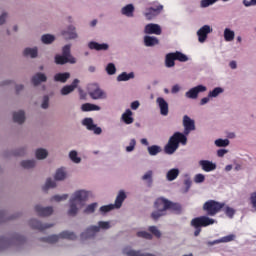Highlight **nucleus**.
<instances>
[{
    "label": "nucleus",
    "mask_w": 256,
    "mask_h": 256,
    "mask_svg": "<svg viewBox=\"0 0 256 256\" xmlns=\"http://www.w3.org/2000/svg\"><path fill=\"white\" fill-rule=\"evenodd\" d=\"M69 157H70L71 161H73V163H81V158L77 157V151L72 150L69 153Z\"/></svg>",
    "instance_id": "nucleus-50"
},
{
    "label": "nucleus",
    "mask_w": 256,
    "mask_h": 256,
    "mask_svg": "<svg viewBox=\"0 0 256 256\" xmlns=\"http://www.w3.org/2000/svg\"><path fill=\"white\" fill-rule=\"evenodd\" d=\"M211 33V26L204 25L197 31L199 43H205L207 41V34Z\"/></svg>",
    "instance_id": "nucleus-15"
},
{
    "label": "nucleus",
    "mask_w": 256,
    "mask_h": 256,
    "mask_svg": "<svg viewBox=\"0 0 256 256\" xmlns=\"http://www.w3.org/2000/svg\"><path fill=\"white\" fill-rule=\"evenodd\" d=\"M89 49H94L95 51H107V49H109V45L108 44H99L97 42H90L88 44Z\"/></svg>",
    "instance_id": "nucleus-22"
},
{
    "label": "nucleus",
    "mask_w": 256,
    "mask_h": 256,
    "mask_svg": "<svg viewBox=\"0 0 256 256\" xmlns=\"http://www.w3.org/2000/svg\"><path fill=\"white\" fill-rule=\"evenodd\" d=\"M163 11V5H157V9L148 8L147 12L144 13L146 19L151 20L155 15H159Z\"/></svg>",
    "instance_id": "nucleus-19"
},
{
    "label": "nucleus",
    "mask_w": 256,
    "mask_h": 256,
    "mask_svg": "<svg viewBox=\"0 0 256 256\" xmlns=\"http://www.w3.org/2000/svg\"><path fill=\"white\" fill-rule=\"evenodd\" d=\"M29 225L32 227V229H37L38 231H45V229H50V227H53V224H43L36 219H31L29 221Z\"/></svg>",
    "instance_id": "nucleus-16"
},
{
    "label": "nucleus",
    "mask_w": 256,
    "mask_h": 256,
    "mask_svg": "<svg viewBox=\"0 0 256 256\" xmlns=\"http://www.w3.org/2000/svg\"><path fill=\"white\" fill-rule=\"evenodd\" d=\"M82 125H84L85 127H87L88 131H91V129L95 128V124L93 123V119L92 118H85L82 121Z\"/></svg>",
    "instance_id": "nucleus-41"
},
{
    "label": "nucleus",
    "mask_w": 256,
    "mask_h": 256,
    "mask_svg": "<svg viewBox=\"0 0 256 256\" xmlns=\"http://www.w3.org/2000/svg\"><path fill=\"white\" fill-rule=\"evenodd\" d=\"M179 143L181 145H187V136L181 132H175L164 147L165 153L167 155H173L179 149Z\"/></svg>",
    "instance_id": "nucleus-2"
},
{
    "label": "nucleus",
    "mask_w": 256,
    "mask_h": 256,
    "mask_svg": "<svg viewBox=\"0 0 256 256\" xmlns=\"http://www.w3.org/2000/svg\"><path fill=\"white\" fill-rule=\"evenodd\" d=\"M199 165L206 173H211V171H215L217 169V164L209 160H200Z\"/></svg>",
    "instance_id": "nucleus-18"
},
{
    "label": "nucleus",
    "mask_w": 256,
    "mask_h": 256,
    "mask_svg": "<svg viewBox=\"0 0 256 256\" xmlns=\"http://www.w3.org/2000/svg\"><path fill=\"white\" fill-rule=\"evenodd\" d=\"M148 153H149V155L154 157L155 155H159V153H161V148H160V146H157V145L149 146Z\"/></svg>",
    "instance_id": "nucleus-37"
},
{
    "label": "nucleus",
    "mask_w": 256,
    "mask_h": 256,
    "mask_svg": "<svg viewBox=\"0 0 256 256\" xmlns=\"http://www.w3.org/2000/svg\"><path fill=\"white\" fill-rule=\"evenodd\" d=\"M62 35L65 39H77V32H75L74 26H69L67 31H63Z\"/></svg>",
    "instance_id": "nucleus-26"
},
{
    "label": "nucleus",
    "mask_w": 256,
    "mask_h": 256,
    "mask_svg": "<svg viewBox=\"0 0 256 256\" xmlns=\"http://www.w3.org/2000/svg\"><path fill=\"white\" fill-rule=\"evenodd\" d=\"M156 211L152 212L151 217L154 221H157L160 217L167 215V211H171L176 215H180L181 213V204L171 202V200H167L166 198H158L154 203Z\"/></svg>",
    "instance_id": "nucleus-1"
},
{
    "label": "nucleus",
    "mask_w": 256,
    "mask_h": 256,
    "mask_svg": "<svg viewBox=\"0 0 256 256\" xmlns=\"http://www.w3.org/2000/svg\"><path fill=\"white\" fill-rule=\"evenodd\" d=\"M226 153H228L227 149H219V150L217 151V155H218L219 157H225Z\"/></svg>",
    "instance_id": "nucleus-64"
},
{
    "label": "nucleus",
    "mask_w": 256,
    "mask_h": 256,
    "mask_svg": "<svg viewBox=\"0 0 256 256\" xmlns=\"http://www.w3.org/2000/svg\"><path fill=\"white\" fill-rule=\"evenodd\" d=\"M41 41L42 43H44L45 45H50V43H53V41H55V36L51 35V34H44L41 37Z\"/></svg>",
    "instance_id": "nucleus-38"
},
{
    "label": "nucleus",
    "mask_w": 256,
    "mask_h": 256,
    "mask_svg": "<svg viewBox=\"0 0 256 256\" xmlns=\"http://www.w3.org/2000/svg\"><path fill=\"white\" fill-rule=\"evenodd\" d=\"M183 127H184V133L185 137L191 133V131H195V121L192 120L189 116L185 115L183 117Z\"/></svg>",
    "instance_id": "nucleus-9"
},
{
    "label": "nucleus",
    "mask_w": 256,
    "mask_h": 256,
    "mask_svg": "<svg viewBox=\"0 0 256 256\" xmlns=\"http://www.w3.org/2000/svg\"><path fill=\"white\" fill-rule=\"evenodd\" d=\"M66 176H67V174L65 173V170H63V168H60L56 171L55 180L63 181V179H65Z\"/></svg>",
    "instance_id": "nucleus-43"
},
{
    "label": "nucleus",
    "mask_w": 256,
    "mask_h": 256,
    "mask_svg": "<svg viewBox=\"0 0 256 256\" xmlns=\"http://www.w3.org/2000/svg\"><path fill=\"white\" fill-rule=\"evenodd\" d=\"M69 77H71L69 72L58 73L54 76V80L60 83H67V79H69Z\"/></svg>",
    "instance_id": "nucleus-29"
},
{
    "label": "nucleus",
    "mask_w": 256,
    "mask_h": 256,
    "mask_svg": "<svg viewBox=\"0 0 256 256\" xmlns=\"http://www.w3.org/2000/svg\"><path fill=\"white\" fill-rule=\"evenodd\" d=\"M213 3H217V0H202L201 7H209V5H213Z\"/></svg>",
    "instance_id": "nucleus-59"
},
{
    "label": "nucleus",
    "mask_w": 256,
    "mask_h": 256,
    "mask_svg": "<svg viewBox=\"0 0 256 256\" xmlns=\"http://www.w3.org/2000/svg\"><path fill=\"white\" fill-rule=\"evenodd\" d=\"M54 187H57V184L55 183V181H53V179L48 178L46 180V184L44 186V190L51 189V188H54Z\"/></svg>",
    "instance_id": "nucleus-55"
},
{
    "label": "nucleus",
    "mask_w": 256,
    "mask_h": 256,
    "mask_svg": "<svg viewBox=\"0 0 256 256\" xmlns=\"http://www.w3.org/2000/svg\"><path fill=\"white\" fill-rule=\"evenodd\" d=\"M174 54V58L176 59V61H180L181 63H185L187 61H189V58L187 57V55L181 53V52H175Z\"/></svg>",
    "instance_id": "nucleus-39"
},
{
    "label": "nucleus",
    "mask_w": 256,
    "mask_h": 256,
    "mask_svg": "<svg viewBox=\"0 0 256 256\" xmlns=\"http://www.w3.org/2000/svg\"><path fill=\"white\" fill-rule=\"evenodd\" d=\"M55 63H56V65H65L67 63L74 64V63H77V60L75 59V57L69 58L62 54V55L55 56Z\"/></svg>",
    "instance_id": "nucleus-17"
},
{
    "label": "nucleus",
    "mask_w": 256,
    "mask_h": 256,
    "mask_svg": "<svg viewBox=\"0 0 256 256\" xmlns=\"http://www.w3.org/2000/svg\"><path fill=\"white\" fill-rule=\"evenodd\" d=\"M79 85V79H74L71 85L64 86L61 89V95H69V93H73L77 86Z\"/></svg>",
    "instance_id": "nucleus-20"
},
{
    "label": "nucleus",
    "mask_w": 256,
    "mask_h": 256,
    "mask_svg": "<svg viewBox=\"0 0 256 256\" xmlns=\"http://www.w3.org/2000/svg\"><path fill=\"white\" fill-rule=\"evenodd\" d=\"M21 167L24 169H33L35 167V160H24L21 162Z\"/></svg>",
    "instance_id": "nucleus-44"
},
{
    "label": "nucleus",
    "mask_w": 256,
    "mask_h": 256,
    "mask_svg": "<svg viewBox=\"0 0 256 256\" xmlns=\"http://www.w3.org/2000/svg\"><path fill=\"white\" fill-rule=\"evenodd\" d=\"M207 91V87L203 85H198L194 88H191L188 92H186V97L188 99H197L199 97V93H205Z\"/></svg>",
    "instance_id": "nucleus-10"
},
{
    "label": "nucleus",
    "mask_w": 256,
    "mask_h": 256,
    "mask_svg": "<svg viewBox=\"0 0 256 256\" xmlns=\"http://www.w3.org/2000/svg\"><path fill=\"white\" fill-rule=\"evenodd\" d=\"M113 209H115V205H113V204L101 206L100 213H109V211H113Z\"/></svg>",
    "instance_id": "nucleus-54"
},
{
    "label": "nucleus",
    "mask_w": 256,
    "mask_h": 256,
    "mask_svg": "<svg viewBox=\"0 0 256 256\" xmlns=\"http://www.w3.org/2000/svg\"><path fill=\"white\" fill-rule=\"evenodd\" d=\"M89 198V192L84 190H79L74 193L73 197L70 199V209L68 211V215L71 217H75L77 215V203H82Z\"/></svg>",
    "instance_id": "nucleus-3"
},
{
    "label": "nucleus",
    "mask_w": 256,
    "mask_h": 256,
    "mask_svg": "<svg viewBox=\"0 0 256 256\" xmlns=\"http://www.w3.org/2000/svg\"><path fill=\"white\" fill-rule=\"evenodd\" d=\"M121 13L126 17H133V13H135V7L133 4H128L122 8Z\"/></svg>",
    "instance_id": "nucleus-28"
},
{
    "label": "nucleus",
    "mask_w": 256,
    "mask_h": 256,
    "mask_svg": "<svg viewBox=\"0 0 256 256\" xmlns=\"http://www.w3.org/2000/svg\"><path fill=\"white\" fill-rule=\"evenodd\" d=\"M45 81H47V76H45L43 73H37L32 77V83L35 86L39 85L40 83H45Z\"/></svg>",
    "instance_id": "nucleus-27"
},
{
    "label": "nucleus",
    "mask_w": 256,
    "mask_h": 256,
    "mask_svg": "<svg viewBox=\"0 0 256 256\" xmlns=\"http://www.w3.org/2000/svg\"><path fill=\"white\" fill-rule=\"evenodd\" d=\"M47 155H49V153L43 148H39L36 150V158L38 159H47Z\"/></svg>",
    "instance_id": "nucleus-42"
},
{
    "label": "nucleus",
    "mask_w": 256,
    "mask_h": 256,
    "mask_svg": "<svg viewBox=\"0 0 256 256\" xmlns=\"http://www.w3.org/2000/svg\"><path fill=\"white\" fill-rule=\"evenodd\" d=\"M213 223H215V220L207 216H200L192 219L191 226L196 229L194 231V237H199V234L201 233V227H209V225H213Z\"/></svg>",
    "instance_id": "nucleus-4"
},
{
    "label": "nucleus",
    "mask_w": 256,
    "mask_h": 256,
    "mask_svg": "<svg viewBox=\"0 0 256 256\" xmlns=\"http://www.w3.org/2000/svg\"><path fill=\"white\" fill-rule=\"evenodd\" d=\"M156 103L160 109V115L167 117V115H169V103H167L163 97H158Z\"/></svg>",
    "instance_id": "nucleus-12"
},
{
    "label": "nucleus",
    "mask_w": 256,
    "mask_h": 256,
    "mask_svg": "<svg viewBox=\"0 0 256 256\" xmlns=\"http://www.w3.org/2000/svg\"><path fill=\"white\" fill-rule=\"evenodd\" d=\"M111 225L109 222L100 221L98 226H90L85 232L81 234V239H93L95 233H99L100 229H109Z\"/></svg>",
    "instance_id": "nucleus-6"
},
{
    "label": "nucleus",
    "mask_w": 256,
    "mask_h": 256,
    "mask_svg": "<svg viewBox=\"0 0 256 256\" xmlns=\"http://www.w3.org/2000/svg\"><path fill=\"white\" fill-rule=\"evenodd\" d=\"M235 237V234H230L217 240L207 241L206 245L207 247H213V245H219V243H231V241H235Z\"/></svg>",
    "instance_id": "nucleus-11"
},
{
    "label": "nucleus",
    "mask_w": 256,
    "mask_h": 256,
    "mask_svg": "<svg viewBox=\"0 0 256 256\" xmlns=\"http://www.w3.org/2000/svg\"><path fill=\"white\" fill-rule=\"evenodd\" d=\"M59 239H68L69 241H75L77 239V235L73 232L63 231L59 235H51L45 238H41V241H45V243H57Z\"/></svg>",
    "instance_id": "nucleus-7"
},
{
    "label": "nucleus",
    "mask_w": 256,
    "mask_h": 256,
    "mask_svg": "<svg viewBox=\"0 0 256 256\" xmlns=\"http://www.w3.org/2000/svg\"><path fill=\"white\" fill-rule=\"evenodd\" d=\"M95 209H97V203H92L86 207L84 213H95Z\"/></svg>",
    "instance_id": "nucleus-57"
},
{
    "label": "nucleus",
    "mask_w": 256,
    "mask_h": 256,
    "mask_svg": "<svg viewBox=\"0 0 256 256\" xmlns=\"http://www.w3.org/2000/svg\"><path fill=\"white\" fill-rule=\"evenodd\" d=\"M250 203H251L253 209H255V211H256V192H253L250 195Z\"/></svg>",
    "instance_id": "nucleus-60"
},
{
    "label": "nucleus",
    "mask_w": 256,
    "mask_h": 256,
    "mask_svg": "<svg viewBox=\"0 0 256 256\" xmlns=\"http://www.w3.org/2000/svg\"><path fill=\"white\" fill-rule=\"evenodd\" d=\"M125 199H127V195L125 194V192L120 191L116 197L114 208L121 209V206L123 205V201H125Z\"/></svg>",
    "instance_id": "nucleus-23"
},
{
    "label": "nucleus",
    "mask_w": 256,
    "mask_h": 256,
    "mask_svg": "<svg viewBox=\"0 0 256 256\" xmlns=\"http://www.w3.org/2000/svg\"><path fill=\"white\" fill-rule=\"evenodd\" d=\"M225 208V203H221L215 200H208L203 204V211L210 217H215L217 213H220Z\"/></svg>",
    "instance_id": "nucleus-5"
},
{
    "label": "nucleus",
    "mask_w": 256,
    "mask_h": 256,
    "mask_svg": "<svg viewBox=\"0 0 256 256\" xmlns=\"http://www.w3.org/2000/svg\"><path fill=\"white\" fill-rule=\"evenodd\" d=\"M122 121L126 125H131V123H133L134 119H133V112L131 111V109H127L125 113L122 114Z\"/></svg>",
    "instance_id": "nucleus-25"
},
{
    "label": "nucleus",
    "mask_w": 256,
    "mask_h": 256,
    "mask_svg": "<svg viewBox=\"0 0 256 256\" xmlns=\"http://www.w3.org/2000/svg\"><path fill=\"white\" fill-rule=\"evenodd\" d=\"M69 197V195L67 194H63V195H54L51 198V201H56L57 203H59L60 201H66V199Z\"/></svg>",
    "instance_id": "nucleus-51"
},
{
    "label": "nucleus",
    "mask_w": 256,
    "mask_h": 256,
    "mask_svg": "<svg viewBox=\"0 0 256 256\" xmlns=\"http://www.w3.org/2000/svg\"><path fill=\"white\" fill-rule=\"evenodd\" d=\"M23 53L24 57H31L32 59H35L38 55L37 48H26Z\"/></svg>",
    "instance_id": "nucleus-34"
},
{
    "label": "nucleus",
    "mask_w": 256,
    "mask_h": 256,
    "mask_svg": "<svg viewBox=\"0 0 256 256\" xmlns=\"http://www.w3.org/2000/svg\"><path fill=\"white\" fill-rule=\"evenodd\" d=\"M7 245V239H5L4 237L0 238V251H3V249H5Z\"/></svg>",
    "instance_id": "nucleus-62"
},
{
    "label": "nucleus",
    "mask_w": 256,
    "mask_h": 256,
    "mask_svg": "<svg viewBox=\"0 0 256 256\" xmlns=\"http://www.w3.org/2000/svg\"><path fill=\"white\" fill-rule=\"evenodd\" d=\"M135 145H137V141L133 138L130 140L129 146L126 147L127 153H131V151H134Z\"/></svg>",
    "instance_id": "nucleus-56"
},
{
    "label": "nucleus",
    "mask_w": 256,
    "mask_h": 256,
    "mask_svg": "<svg viewBox=\"0 0 256 256\" xmlns=\"http://www.w3.org/2000/svg\"><path fill=\"white\" fill-rule=\"evenodd\" d=\"M123 254L127 256H155L150 253H141V251L132 250L131 247H125L123 249Z\"/></svg>",
    "instance_id": "nucleus-21"
},
{
    "label": "nucleus",
    "mask_w": 256,
    "mask_h": 256,
    "mask_svg": "<svg viewBox=\"0 0 256 256\" xmlns=\"http://www.w3.org/2000/svg\"><path fill=\"white\" fill-rule=\"evenodd\" d=\"M106 71L108 75H115V73H117V68L115 67V64L109 63L106 67Z\"/></svg>",
    "instance_id": "nucleus-49"
},
{
    "label": "nucleus",
    "mask_w": 256,
    "mask_h": 256,
    "mask_svg": "<svg viewBox=\"0 0 256 256\" xmlns=\"http://www.w3.org/2000/svg\"><path fill=\"white\" fill-rule=\"evenodd\" d=\"M243 5H245V7H251V5H256V0H244Z\"/></svg>",
    "instance_id": "nucleus-63"
},
{
    "label": "nucleus",
    "mask_w": 256,
    "mask_h": 256,
    "mask_svg": "<svg viewBox=\"0 0 256 256\" xmlns=\"http://www.w3.org/2000/svg\"><path fill=\"white\" fill-rule=\"evenodd\" d=\"M177 177H179V169L177 168L170 169L166 174L168 181H175Z\"/></svg>",
    "instance_id": "nucleus-31"
},
{
    "label": "nucleus",
    "mask_w": 256,
    "mask_h": 256,
    "mask_svg": "<svg viewBox=\"0 0 256 256\" xmlns=\"http://www.w3.org/2000/svg\"><path fill=\"white\" fill-rule=\"evenodd\" d=\"M148 230L150 231V233H152V235L157 237V239L161 237V231H159V229H157L156 226H150Z\"/></svg>",
    "instance_id": "nucleus-53"
},
{
    "label": "nucleus",
    "mask_w": 256,
    "mask_h": 256,
    "mask_svg": "<svg viewBox=\"0 0 256 256\" xmlns=\"http://www.w3.org/2000/svg\"><path fill=\"white\" fill-rule=\"evenodd\" d=\"M223 93V88L216 87L212 91L209 92L208 97H219Z\"/></svg>",
    "instance_id": "nucleus-45"
},
{
    "label": "nucleus",
    "mask_w": 256,
    "mask_h": 256,
    "mask_svg": "<svg viewBox=\"0 0 256 256\" xmlns=\"http://www.w3.org/2000/svg\"><path fill=\"white\" fill-rule=\"evenodd\" d=\"M41 107H42V109H48L49 108V96H44Z\"/></svg>",
    "instance_id": "nucleus-61"
},
{
    "label": "nucleus",
    "mask_w": 256,
    "mask_h": 256,
    "mask_svg": "<svg viewBox=\"0 0 256 256\" xmlns=\"http://www.w3.org/2000/svg\"><path fill=\"white\" fill-rule=\"evenodd\" d=\"M195 183H203L205 181V175L203 174H196L194 177Z\"/></svg>",
    "instance_id": "nucleus-58"
},
{
    "label": "nucleus",
    "mask_w": 256,
    "mask_h": 256,
    "mask_svg": "<svg viewBox=\"0 0 256 256\" xmlns=\"http://www.w3.org/2000/svg\"><path fill=\"white\" fill-rule=\"evenodd\" d=\"M88 95L94 100L105 99L107 97V93L99 87V84H90L88 86Z\"/></svg>",
    "instance_id": "nucleus-8"
},
{
    "label": "nucleus",
    "mask_w": 256,
    "mask_h": 256,
    "mask_svg": "<svg viewBox=\"0 0 256 256\" xmlns=\"http://www.w3.org/2000/svg\"><path fill=\"white\" fill-rule=\"evenodd\" d=\"M137 237H141L142 239H148L149 241H151V239H153V235L147 231L137 232Z\"/></svg>",
    "instance_id": "nucleus-46"
},
{
    "label": "nucleus",
    "mask_w": 256,
    "mask_h": 256,
    "mask_svg": "<svg viewBox=\"0 0 256 256\" xmlns=\"http://www.w3.org/2000/svg\"><path fill=\"white\" fill-rule=\"evenodd\" d=\"M224 39L225 41H233V39H235V32L229 28H226L224 30Z\"/></svg>",
    "instance_id": "nucleus-36"
},
{
    "label": "nucleus",
    "mask_w": 256,
    "mask_h": 256,
    "mask_svg": "<svg viewBox=\"0 0 256 256\" xmlns=\"http://www.w3.org/2000/svg\"><path fill=\"white\" fill-rule=\"evenodd\" d=\"M175 54L169 53L166 55V67H175Z\"/></svg>",
    "instance_id": "nucleus-35"
},
{
    "label": "nucleus",
    "mask_w": 256,
    "mask_h": 256,
    "mask_svg": "<svg viewBox=\"0 0 256 256\" xmlns=\"http://www.w3.org/2000/svg\"><path fill=\"white\" fill-rule=\"evenodd\" d=\"M144 43L146 47H153L154 45H159V40L153 36H145Z\"/></svg>",
    "instance_id": "nucleus-30"
},
{
    "label": "nucleus",
    "mask_w": 256,
    "mask_h": 256,
    "mask_svg": "<svg viewBox=\"0 0 256 256\" xmlns=\"http://www.w3.org/2000/svg\"><path fill=\"white\" fill-rule=\"evenodd\" d=\"M129 79H135V73H133V72H130V73L122 72L117 77V81H129Z\"/></svg>",
    "instance_id": "nucleus-33"
},
{
    "label": "nucleus",
    "mask_w": 256,
    "mask_h": 256,
    "mask_svg": "<svg viewBox=\"0 0 256 256\" xmlns=\"http://www.w3.org/2000/svg\"><path fill=\"white\" fill-rule=\"evenodd\" d=\"M82 111L88 112V111H101V107L95 104L91 103H85L81 107Z\"/></svg>",
    "instance_id": "nucleus-32"
},
{
    "label": "nucleus",
    "mask_w": 256,
    "mask_h": 256,
    "mask_svg": "<svg viewBox=\"0 0 256 256\" xmlns=\"http://www.w3.org/2000/svg\"><path fill=\"white\" fill-rule=\"evenodd\" d=\"M215 145L216 147H227L229 145V139H217Z\"/></svg>",
    "instance_id": "nucleus-52"
},
{
    "label": "nucleus",
    "mask_w": 256,
    "mask_h": 256,
    "mask_svg": "<svg viewBox=\"0 0 256 256\" xmlns=\"http://www.w3.org/2000/svg\"><path fill=\"white\" fill-rule=\"evenodd\" d=\"M144 33L146 35H161V26L158 24H147L144 28Z\"/></svg>",
    "instance_id": "nucleus-14"
},
{
    "label": "nucleus",
    "mask_w": 256,
    "mask_h": 256,
    "mask_svg": "<svg viewBox=\"0 0 256 256\" xmlns=\"http://www.w3.org/2000/svg\"><path fill=\"white\" fill-rule=\"evenodd\" d=\"M62 55H64L65 57H68L69 59H71V57H73L71 55V45H65L62 49Z\"/></svg>",
    "instance_id": "nucleus-48"
},
{
    "label": "nucleus",
    "mask_w": 256,
    "mask_h": 256,
    "mask_svg": "<svg viewBox=\"0 0 256 256\" xmlns=\"http://www.w3.org/2000/svg\"><path fill=\"white\" fill-rule=\"evenodd\" d=\"M143 181H148V183L151 185L153 183V171H148L142 176Z\"/></svg>",
    "instance_id": "nucleus-47"
},
{
    "label": "nucleus",
    "mask_w": 256,
    "mask_h": 256,
    "mask_svg": "<svg viewBox=\"0 0 256 256\" xmlns=\"http://www.w3.org/2000/svg\"><path fill=\"white\" fill-rule=\"evenodd\" d=\"M222 211H224L225 215L229 217V219H233L235 216V209L224 205V208H222Z\"/></svg>",
    "instance_id": "nucleus-40"
},
{
    "label": "nucleus",
    "mask_w": 256,
    "mask_h": 256,
    "mask_svg": "<svg viewBox=\"0 0 256 256\" xmlns=\"http://www.w3.org/2000/svg\"><path fill=\"white\" fill-rule=\"evenodd\" d=\"M13 121L14 123H19V125H22V123H25V112L22 110L18 112H14Z\"/></svg>",
    "instance_id": "nucleus-24"
},
{
    "label": "nucleus",
    "mask_w": 256,
    "mask_h": 256,
    "mask_svg": "<svg viewBox=\"0 0 256 256\" xmlns=\"http://www.w3.org/2000/svg\"><path fill=\"white\" fill-rule=\"evenodd\" d=\"M35 211L39 217H49L50 215H53V207L51 206L43 207L41 205H36Z\"/></svg>",
    "instance_id": "nucleus-13"
}]
</instances>
